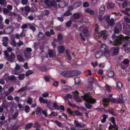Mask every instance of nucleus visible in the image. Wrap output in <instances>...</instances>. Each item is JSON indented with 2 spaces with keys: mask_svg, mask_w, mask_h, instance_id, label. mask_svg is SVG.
<instances>
[{
  "mask_svg": "<svg viewBox=\"0 0 130 130\" xmlns=\"http://www.w3.org/2000/svg\"><path fill=\"white\" fill-rule=\"evenodd\" d=\"M11 44L13 46L15 47L17 45V43L15 40H12L11 42Z\"/></svg>",
  "mask_w": 130,
  "mask_h": 130,
  "instance_id": "obj_55",
  "label": "nucleus"
},
{
  "mask_svg": "<svg viewBox=\"0 0 130 130\" xmlns=\"http://www.w3.org/2000/svg\"><path fill=\"white\" fill-rule=\"evenodd\" d=\"M56 1V3L57 4L55 6L58 5L59 8H63L66 5H67V4L69 2V0H62L59 2Z\"/></svg>",
  "mask_w": 130,
  "mask_h": 130,
  "instance_id": "obj_4",
  "label": "nucleus"
},
{
  "mask_svg": "<svg viewBox=\"0 0 130 130\" xmlns=\"http://www.w3.org/2000/svg\"><path fill=\"white\" fill-rule=\"evenodd\" d=\"M106 57H109L110 56V53L109 51L108 50L103 53V54Z\"/></svg>",
  "mask_w": 130,
  "mask_h": 130,
  "instance_id": "obj_35",
  "label": "nucleus"
},
{
  "mask_svg": "<svg viewBox=\"0 0 130 130\" xmlns=\"http://www.w3.org/2000/svg\"><path fill=\"white\" fill-rule=\"evenodd\" d=\"M85 11L86 12L92 15H93L94 14V11L93 10L89 8L86 9L85 10Z\"/></svg>",
  "mask_w": 130,
  "mask_h": 130,
  "instance_id": "obj_23",
  "label": "nucleus"
},
{
  "mask_svg": "<svg viewBox=\"0 0 130 130\" xmlns=\"http://www.w3.org/2000/svg\"><path fill=\"white\" fill-rule=\"evenodd\" d=\"M62 38V37L61 34H59L57 36V39H54V40L55 42H59V44H62L63 43V41L61 40Z\"/></svg>",
  "mask_w": 130,
  "mask_h": 130,
  "instance_id": "obj_10",
  "label": "nucleus"
},
{
  "mask_svg": "<svg viewBox=\"0 0 130 130\" xmlns=\"http://www.w3.org/2000/svg\"><path fill=\"white\" fill-rule=\"evenodd\" d=\"M82 5V3L81 2H77L74 3L73 6L74 8H76Z\"/></svg>",
  "mask_w": 130,
  "mask_h": 130,
  "instance_id": "obj_27",
  "label": "nucleus"
},
{
  "mask_svg": "<svg viewBox=\"0 0 130 130\" xmlns=\"http://www.w3.org/2000/svg\"><path fill=\"white\" fill-rule=\"evenodd\" d=\"M17 58L18 60L20 62H24V59L23 57L20 55H18L17 56Z\"/></svg>",
  "mask_w": 130,
  "mask_h": 130,
  "instance_id": "obj_31",
  "label": "nucleus"
},
{
  "mask_svg": "<svg viewBox=\"0 0 130 130\" xmlns=\"http://www.w3.org/2000/svg\"><path fill=\"white\" fill-rule=\"evenodd\" d=\"M70 72L71 77L74 76L78 75L79 73L77 71L75 70H72L70 71Z\"/></svg>",
  "mask_w": 130,
  "mask_h": 130,
  "instance_id": "obj_16",
  "label": "nucleus"
},
{
  "mask_svg": "<svg viewBox=\"0 0 130 130\" xmlns=\"http://www.w3.org/2000/svg\"><path fill=\"white\" fill-rule=\"evenodd\" d=\"M57 49L59 53H63L64 50L63 46H58L57 47Z\"/></svg>",
  "mask_w": 130,
  "mask_h": 130,
  "instance_id": "obj_17",
  "label": "nucleus"
},
{
  "mask_svg": "<svg viewBox=\"0 0 130 130\" xmlns=\"http://www.w3.org/2000/svg\"><path fill=\"white\" fill-rule=\"evenodd\" d=\"M127 6V1H125L122 4V6L123 8H126Z\"/></svg>",
  "mask_w": 130,
  "mask_h": 130,
  "instance_id": "obj_60",
  "label": "nucleus"
},
{
  "mask_svg": "<svg viewBox=\"0 0 130 130\" xmlns=\"http://www.w3.org/2000/svg\"><path fill=\"white\" fill-rule=\"evenodd\" d=\"M107 75L110 77H113L114 75V72L111 70H108L107 72Z\"/></svg>",
  "mask_w": 130,
  "mask_h": 130,
  "instance_id": "obj_21",
  "label": "nucleus"
},
{
  "mask_svg": "<svg viewBox=\"0 0 130 130\" xmlns=\"http://www.w3.org/2000/svg\"><path fill=\"white\" fill-rule=\"evenodd\" d=\"M32 99L30 97H29L27 101V104L31 105L32 102Z\"/></svg>",
  "mask_w": 130,
  "mask_h": 130,
  "instance_id": "obj_51",
  "label": "nucleus"
},
{
  "mask_svg": "<svg viewBox=\"0 0 130 130\" xmlns=\"http://www.w3.org/2000/svg\"><path fill=\"white\" fill-rule=\"evenodd\" d=\"M117 126L115 124L114 125H112L111 124L109 127V129H112L113 128H115V129H117Z\"/></svg>",
  "mask_w": 130,
  "mask_h": 130,
  "instance_id": "obj_59",
  "label": "nucleus"
},
{
  "mask_svg": "<svg viewBox=\"0 0 130 130\" xmlns=\"http://www.w3.org/2000/svg\"><path fill=\"white\" fill-rule=\"evenodd\" d=\"M8 79L11 81H15L16 80V77L14 75H12L9 76Z\"/></svg>",
  "mask_w": 130,
  "mask_h": 130,
  "instance_id": "obj_44",
  "label": "nucleus"
},
{
  "mask_svg": "<svg viewBox=\"0 0 130 130\" xmlns=\"http://www.w3.org/2000/svg\"><path fill=\"white\" fill-rule=\"evenodd\" d=\"M117 87L118 89H121L122 87V83L120 82H118L117 83Z\"/></svg>",
  "mask_w": 130,
  "mask_h": 130,
  "instance_id": "obj_36",
  "label": "nucleus"
},
{
  "mask_svg": "<svg viewBox=\"0 0 130 130\" xmlns=\"http://www.w3.org/2000/svg\"><path fill=\"white\" fill-rule=\"evenodd\" d=\"M81 15L80 13H75L73 15V17L75 19H79Z\"/></svg>",
  "mask_w": 130,
  "mask_h": 130,
  "instance_id": "obj_30",
  "label": "nucleus"
},
{
  "mask_svg": "<svg viewBox=\"0 0 130 130\" xmlns=\"http://www.w3.org/2000/svg\"><path fill=\"white\" fill-rule=\"evenodd\" d=\"M106 90L108 92L110 91V87L108 85L106 84L105 86Z\"/></svg>",
  "mask_w": 130,
  "mask_h": 130,
  "instance_id": "obj_54",
  "label": "nucleus"
},
{
  "mask_svg": "<svg viewBox=\"0 0 130 130\" xmlns=\"http://www.w3.org/2000/svg\"><path fill=\"white\" fill-rule=\"evenodd\" d=\"M32 73L33 72L32 70H29L26 73L25 75L26 76H27Z\"/></svg>",
  "mask_w": 130,
  "mask_h": 130,
  "instance_id": "obj_53",
  "label": "nucleus"
},
{
  "mask_svg": "<svg viewBox=\"0 0 130 130\" xmlns=\"http://www.w3.org/2000/svg\"><path fill=\"white\" fill-rule=\"evenodd\" d=\"M74 125L77 127H84V126L83 125H82L81 124L79 123L77 121L75 120L74 121Z\"/></svg>",
  "mask_w": 130,
  "mask_h": 130,
  "instance_id": "obj_24",
  "label": "nucleus"
},
{
  "mask_svg": "<svg viewBox=\"0 0 130 130\" xmlns=\"http://www.w3.org/2000/svg\"><path fill=\"white\" fill-rule=\"evenodd\" d=\"M115 4L113 3H109L107 5V7L108 9L113 8L115 7Z\"/></svg>",
  "mask_w": 130,
  "mask_h": 130,
  "instance_id": "obj_39",
  "label": "nucleus"
},
{
  "mask_svg": "<svg viewBox=\"0 0 130 130\" xmlns=\"http://www.w3.org/2000/svg\"><path fill=\"white\" fill-rule=\"evenodd\" d=\"M2 106L3 108H7V103L6 101H3Z\"/></svg>",
  "mask_w": 130,
  "mask_h": 130,
  "instance_id": "obj_50",
  "label": "nucleus"
},
{
  "mask_svg": "<svg viewBox=\"0 0 130 130\" xmlns=\"http://www.w3.org/2000/svg\"><path fill=\"white\" fill-rule=\"evenodd\" d=\"M13 24L14 26V28H19L20 27V25L19 24L16 23H13Z\"/></svg>",
  "mask_w": 130,
  "mask_h": 130,
  "instance_id": "obj_48",
  "label": "nucleus"
},
{
  "mask_svg": "<svg viewBox=\"0 0 130 130\" xmlns=\"http://www.w3.org/2000/svg\"><path fill=\"white\" fill-rule=\"evenodd\" d=\"M62 88L63 90L66 91H70L71 90L72 88L67 85H64L62 86Z\"/></svg>",
  "mask_w": 130,
  "mask_h": 130,
  "instance_id": "obj_15",
  "label": "nucleus"
},
{
  "mask_svg": "<svg viewBox=\"0 0 130 130\" xmlns=\"http://www.w3.org/2000/svg\"><path fill=\"white\" fill-rule=\"evenodd\" d=\"M19 9L21 11V12H20L22 13V14L25 17H26L27 16V15H25L24 14V13H23V12H24V13H26V11H25L24 10V8H23V7H21Z\"/></svg>",
  "mask_w": 130,
  "mask_h": 130,
  "instance_id": "obj_46",
  "label": "nucleus"
},
{
  "mask_svg": "<svg viewBox=\"0 0 130 130\" xmlns=\"http://www.w3.org/2000/svg\"><path fill=\"white\" fill-rule=\"evenodd\" d=\"M83 100L85 101L84 105L86 107L87 109L91 108L92 106L89 104L95 103L96 100L89 96L88 94H84L82 96Z\"/></svg>",
  "mask_w": 130,
  "mask_h": 130,
  "instance_id": "obj_2",
  "label": "nucleus"
},
{
  "mask_svg": "<svg viewBox=\"0 0 130 130\" xmlns=\"http://www.w3.org/2000/svg\"><path fill=\"white\" fill-rule=\"evenodd\" d=\"M111 101L112 102L118 103L117 99H112L109 98V99L105 98L103 101V104L104 105L106 106H107L109 104V102Z\"/></svg>",
  "mask_w": 130,
  "mask_h": 130,
  "instance_id": "obj_3",
  "label": "nucleus"
},
{
  "mask_svg": "<svg viewBox=\"0 0 130 130\" xmlns=\"http://www.w3.org/2000/svg\"><path fill=\"white\" fill-rule=\"evenodd\" d=\"M58 115V114L56 112L52 111L50 115V116H56Z\"/></svg>",
  "mask_w": 130,
  "mask_h": 130,
  "instance_id": "obj_61",
  "label": "nucleus"
},
{
  "mask_svg": "<svg viewBox=\"0 0 130 130\" xmlns=\"http://www.w3.org/2000/svg\"><path fill=\"white\" fill-rule=\"evenodd\" d=\"M29 28L31 29L33 32L35 31L36 30V28L32 24H29L28 25Z\"/></svg>",
  "mask_w": 130,
  "mask_h": 130,
  "instance_id": "obj_43",
  "label": "nucleus"
},
{
  "mask_svg": "<svg viewBox=\"0 0 130 130\" xmlns=\"http://www.w3.org/2000/svg\"><path fill=\"white\" fill-rule=\"evenodd\" d=\"M73 98L76 101H79V97L78 95V92L77 91H75L73 94Z\"/></svg>",
  "mask_w": 130,
  "mask_h": 130,
  "instance_id": "obj_20",
  "label": "nucleus"
},
{
  "mask_svg": "<svg viewBox=\"0 0 130 130\" xmlns=\"http://www.w3.org/2000/svg\"><path fill=\"white\" fill-rule=\"evenodd\" d=\"M48 54L50 57H52L54 56L55 54L54 52L51 50H49L48 52Z\"/></svg>",
  "mask_w": 130,
  "mask_h": 130,
  "instance_id": "obj_34",
  "label": "nucleus"
},
{
  "mask_svg": "<svg viewBox=\"0 0 130 130\" xmlns=\"http://www.w3.org/2000/svg\"><path fill=\"white\" fill-rule=\"evenodd\" d=\"M23 44V43L22 41L19 40V42L17 43V45L19 47H20L21 45Z\"/></svg>",
  "mask_w": 130,
  "mask_h": 130,
  "instance_id": "obj_62",
  "label": "nucleus"
},
{
  "mask_svg": "<svg viewBox=\"0 0 130 130\" xmlns=\"http://www.w3.org/2000/svg\"><path fill=\"white\" fill-rule=\"evenodd\" d=\"M111 50L113 51L114 55H116L119 52V48L116 47H113L111 48Z\"/></svg>",
  "mask_w": 130,
  "mask_h": 130,
  "instance_id": "obj_18",
  "label": "nucleus"
},
{
  "mask_svg": "<svg viewBox=\"0 0 130 130\" xmlns=\"http://www.w3.org/2000/svg\"><path fill=\"white\" fill-rule=\"evenodd\" d=\"M103 118L101 120V122L102 123H104L106 122V119L107 118L108 116L104 114L103 116Z\"/></svg>",
  "mask_w": 130,
  "mask_h": 130,
  "instance_id": "obj_40",
  "label": "nucleus"
},
{
  "mask_svg": "<svg viewBox=\"0 0 130 130\" xmlns=\"http://www.w3.org/2000/svg\"><path fill=\"white\" fill-rule=\"evenodd\" d=\"M44 78L45 80L47 82H50V79L51 78L50 76L45 75L44 76Z\"/></svg>",
  "mask_w": 130,
  "mask_h": 130,
  "instance_id": "obj_47",
  "label": "nucleus"
},
{
  "mask_svg": "<svg viewBox=\"0 0 130 130\" xmlns=\"http://www.w3.org/2000/svg\"><path fill=\"white\" fill-rule=\"evenodd\" d=\"M25 75L24 74H22L19 75L18 78L20 80H22L24 79Z\"/></svg>",
  "mask_w": 130,
  "mask_h": 130,
  "instance_id": "obj_38",
  "label": "nucleus"
},
{
  "mask_svg": "<svg viewBox=\"0 0 130 130\" xmlns=\"http://www.w3.org/2000/svg\"><path fill=\"white\" fill-rule=\"evenodd\" d=\"M123 61L124 64H128L129 62V60L127 59H124Z\"/></svg>",
  "mask_w": 130,
  "mask_h": 130,
  "instance_id": "obj_56",
  "label": "nucleus"
},
{
  "mask_svg": "<svg viewBox=\"0 0 130 130\" xmlns=\"http://www.w3.org/2000/svg\"><path fill=\"white\" fill-rule=\"evenodd\" d=\"M105 11V6L103 5H102L100 8V14L101 15H102L104 14Z\"/></svg>",
  "mask_w": 130,
  "mask_h": 130,
  "instance_id": "obj_14",
  "label": "nucleus"
},
{
  "mask_svg": "<svg viewBox=\"0 0 130 130\" xmlns=\"http://www.w3.org/2000/svg\"><path fill=\"white\" fill-rule=\"evenodd\" d=\"M100 51L102 52V53H103L106 51H107V50L106 49V45L104 44H102V46L100 48Z\"/></svg>",
  "mask_w": 130,
  "mask_h": 130,
  "instance_id": "obj_29",
  "label": "nucleus"
},
{
  "mask_svg": "<svg viewBox=\"0 0 130 130\" xmlns=\"http://www.w3.org/2000/svg\"><path fill=\"white\" fill-rule=\"evenodd\" d=\"M53 107L55 109L58 110L59 109V107L56 103H54L53 104Z\"/></svg>",
  "mask_w": 130,
  "mask_h": 130,
  "instance_id": "obj_58",
  "label": "nucleus"
},
{
  "mask_svg": "<svg viewBox=\"0 0 130 130\" xmlns=\"http://www.w3.org/2000/svg\"><path fill=\"white\" fill-rule=\"evenodd\" d=\"M24 8V10L26 11V12L25 13L23 12V13L26 15H28V13L30 10V8L28 6H26Z\"/></svg>",
  "mask_w": 130,
  "mask_h": 130,
  "instance_id": "obj_25",
  "label": "nucleus"
},
{
  "mask_svg": "<svg viewBox=\"0 0 130 130\" xmlns=\"http://www.w3.org/2000/svg\"><path fill=\"white\" fill-rule=\"evenodd\" d=\"M39 100L41 103H42L43 104L46 103L48 101L47 99H44L42 97H40Z\"/></svg>",
  "mask_w": 130,
  "mask_h": 130,
  "instance_id": "obj_19",
  "label": "nucleus"
},
{
  "mask_svg": "<svg viewBox=\"0 0 130 130\" xmlns=\"http://www.w3.org/2000/svg\"><path fill=\"white\" fill-rule=\"evenodd\" d=\"M32 125L33 124L31 123H27L26 125L25 129L26 130H27L28 129H29L31 128L32 126Z\"/></svg>",
  "mask_w": 130,
  "mask_h": 130,
  "instance_id": "obj_32",
  "label": "nucleus"
},
{
  "mask_svg": "<svg viewBox=\"0 0 130 130\" xmlns=\"http://www.w3.org/2000/svg\"><path fill=\"white\" fill-rule=\"evenodd\" d=\"M28 89V87L27 86H25L23 87L18 90L17 92L19 93L20 92H23L24 91Z\"/></svg>",
  "mask_w": 130,
  "mask_h": 130,
  "instance_id": "obj_28",
  "label": "nucleus"
},
{
  "mask_svg": "<svg viewBox=\"0 0 130 130\" xmlns=\"http://www.w3.org/2000/svg\"><path fill=\"white\" fill-rule=\"evenodd\" d=\"M80 81V78L78 77H76L75 79V82L76 85H77Z\"/></svg>",
  "mask_w": 130,
  "mask_h": 130,
  "instance_id": "obj_42",
  "label": "nucleus"
},
{
  "mask_svg": "<svg viewBox=\"0 0 130 130\" xmlns=\"http://www.w3.org/2000/svg\"><path fill=\"white\" fill-rule=\"evenodd\" d=\"M103 53L101 51H99L96 53L95 54V56L97 58H100L102 56H103Z\"/></svg>",
  "mask_w": 130,
  "mask_h": 130,
  "instance_id": "obj_26",
  "label": "nucleus"
},
{
  "mask_svg": "<svg viewBox=\"0 0 130 130\" xmlns=\"http://www.w3.org/2000/svg\"><path fill=\"white\" fill-rule=\"evenodd\" d=\"M12 118L14 119L16 118L18 115L19 111L17 109H11Z\"/></svg>",
  "mask_w": 130,
  "mask_h": 130,
  "instance_id": "obj_8",
  "label": "nucleus"
},
{
  "mask_svg": "<svg viewBox=\"0 0 130 130\" xmlns=\"http://www.w3.org/2000/svg\"><path fill=\"white\" fill-rule=\"evenodd\" d=\"M123 99L122 98V95L119 96V98L118 99H117L118 103H122L123 102Z\"/></svg>",
  "mask_w": 130,
  "mask_h": 130,
  "instance_id": "obj_41",
  "label": "nucleus"
},
{
  "mask_svg": "<svg viewBox=\"0 0 130 130\" xmlns=\"http://www.w3.org/2000/svg\"><path fill=\"white\" fill-rule=\"evenodd\" d=\"M49 13V11L48 10H45L42 11L41 14L42 16L47 15Z\"/></svg>",
  "mask_w": 130,
  "mask_h": 130,
  "instance_id": "obj_33",
  "label": "nucleus"
},
{
  "mask_svg": "<svg viewBox=\"0 0 130 130\" xmlns=\"http://www.w3.org/2000/svg\"><path fill=\"white\" fill-rule=\"evenodd\" d=\"M37 36L39 38H42L43 39V33L41 31H39L38 35Z\"/></svg>",
  "mask_w": 130,
  "mask_h": 130,
  "instance_id": "obj_49",
  "label": "nucleus"
},
{
  "mask_svg": "<svg viewBox=\"0 0 130 130\" xmlns=\"http://www.w3.org/2000/svg\"><path fill=\"white\" fill-rule=\"evenodd\" d=\"M55 123L59 127H61L62 126L61 123L57 120H56L55 121Z\"/></svg>",
  "mask_w": 130,
  "mask_h": 130,
  "instance_id": "obj_63",
  "label": "nucleus"
},
{
  "mask_svg": "<svg viewBox=\"0 0 130 130\" xmlns=\"http://www.w3.org/2000/svg\"><path fill=\"white\" fill-rule=\"evenodd\" d=\"M72 14V13L69 11L67 10L64 13L63 16H68L71 15Z\"/></svg>",
  "mask_w": 130,
  "mask_h": 130,
  "instance_id": "obj_45",
  "label": "nucleus"
},
{
  "mask_svg": "<svg viewBox=\"0 0 130 130\" xmlns=\"http://www.w3.org/2000/svg\"><path fill=\"white\" fill-rule=\"evenodd\" d=\"M93 82L96 83L97 82V81L96 79L92 77H90L88 78V82L90 84L92 83Z\"/></svg>",
  "mask_w": 130,
  "mask_h": 130,
  "instance_id": "obj_22",
  "label": "nucleus"
},
{
  "mask_svg": "<svg viewBox=\"0 0 130 130\" xmlns=\"http://www.w3.org/2000/svg\"><path fill=\"white\" fill-rule=\"evenodd\" d=\"M113 40L114 42L115 45L121 44L124 40L126 41L124 45L123 46L124 47L125 51L126 53L128 52L130 50V42L128 39L129 37L127 36L124 37L122 36L121 37H117L115 35L113 34L111 37Z\"/></svg>",
  "mask_w": 130,
  "mask_h": 130,
  "instance_id": "obj_1",
  "label": "nucleus"
},
{
  "mask_svg": "<svg viewBox=\"0 0 130 130\" xmlns=\"http://www.w3.org/2000/svg\"><path fill=\"white\" fill-rule=\"evenodd\" d=\"M100 37H102V36H103V38L105 40H106L108 36V35L106 33V31L105 30L102 31L100 32L99 34Z\"/></svg>",
  "mask_w": 130,
  "mask_h": 130,
  "instance_id": "obj_12",
  "label": "nucleus"
},
{
  "mask_svg": "<svg viewBox=\"0 0 130 130\" xmlns=\"http://www.w3.org/2000/svg\"><path fill=\"white\" fill-rule=\"evenodd\" d=\"M105 18V21L109 25L112 26L114 24V20L113 19H110V17L109 16L105 15L104 16Z\"/></svg>",
  "mask_w": 130,
  "mask_h": 130,
  "instance_id": "obj_7",
  "label": "nucleus"
},
{
  "mask_svg": "<svg viewBox=\"0 0 130 130\" xmlns=\"http://www.w3.org/2000/svg\"><path fill=\"white\" fill-rule=\"evenodd\" d=\"M42 95L43 97L46 98L48 96L49 94L47 92H45L42 94Z\"/></svg>",
  "mask_w": 130,
  "mask_h": 130,
  "instance_id": "obj_64",
  "label": "nucleus"
},
{
  "mask_svg": "<svg viewBox=\"0 0 130 130\" xmlns=\"http://www.w3.org/2000/svg\"><path fill=\"white\" fill-rule=\"evenodd\" d=\"M83 6L84 7H87L89 6V4L87 2H85L84 3Z\"/></svg>",
  "mask_w": 130,
  "mask_h": 130,
  "instance_id": "obj_57",
  "label": "nucleus"
},
{
  "mask_svg": "<svg viewBox=\"0 0 130 130\" xmlns=\"http://www.w3.org/2000/svg\"><path fill=\"white\" fill-rule=\"evenodd\" d=\"M42 2H44V3L46 5L50 6H55L57 4L56 3L55 0H53L50 1V0H41Z\"/></svg>",
  "mask_w": 130,
  "mask_h": 130,
  "instance_id": "obj_5",
  "label": "nucleus"
},
{
  "mask_svg": "<svg viewBox=\"0 0 130 130\" xmlns=\"http://www.w3.org/2000/svg\"><path fill=\"white\" fill-rule=\"evenodd\" d=\"M24 110L25 112L26 113L29 112L30 110V108L28 105H26L24 107Z\"/></svg>",
  "mask_w": 130,
  "mask_h": 130,
  "instance_id": "obj_37",
  "label": "nucleus"
},
{
  "mask_svg": "<svg viewBox=\"0 0 130 130\" xmlns=\"http://www.w3.org/2000/svg\"><path fill=\"white\" fill-rule=\"evenodd\" d=\"M61 74L62 76L64 77H71L70 71H65L61 72Z\"/></svg>",
  "mask_w": 130,
  "mask_h": 130,
  "instance_id": "obj_13",
  "label": "nucleus"
},
{
  "mask_svg": "<svg viewBox=\"0 0 130 130\" xmlns=\"http://www.w3.org/2000/svg\"><path fill=\"white\" fill-rule=\"evenodd\" d=\"M32 50L30 48H27L24 52L25 57L26 59L30 58L31 56V52Z\"/></svg>",
  "mask_w": 130,
  "mask_h": 130,
  "instance_id": "obj_6",
  "label": "nucleus"
},
{
  "mask_svg": "<svg viewBox=\"0 0 130 130\" xmlns=\"http://www.w3.org/2000/svg\"><path fill=\"white\" fill-rule=\"evenodd\" d=\"M13 29V27L12 26H10L5 28L3 31L4 34H10L12 32Z\"/></svg>",
  "mask_w": 130,
  "mask_h": 130,
  "instance_id": "obj_9",
  "label": "nucleus"
},
{
  "mask_svg": "<svg viewBox=\"0 0 130 130\" xmlns=\"http://www.w3.org/2000/svg\"><path fill=\"white\" fill-rule=\"evenodd\" d=\"M15 58V56L14 54L12 53H11L10 55H9L8 57L7 58V60L10 62H13Z\"/></svg>",
  "mask_w": 130,
  "mask_h": 130,
  "instance_id": "obj_11",
  "label": "nucleus"
},
{
  "mask_svg": "<svg viewBox=\"0 0 130 130\" xmlns=\"http://www.w3.org/2000/svg\"><path fill=\"white\" fill-rule=\"evenodd\" d=\"M47 54L45 52H44L43 50H42L40 54V55L42 57H45L46 56Z\"/></svg>",
  "mask_w": 130,
  "mask_h": 130,
  "instance_id": "obj_52",
  "label": "nucleus"
}]
</instances>
